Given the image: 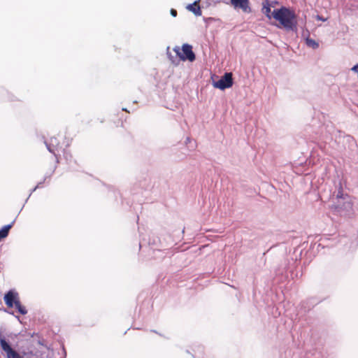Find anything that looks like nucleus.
<instances>
[{
	"instance_id": "9b49d317",
	"label": "nucleus",
	"mask_w": 358,
	"mask_h": 358,
	"mask_svg": "<svg viewBox=\"0 0 358 358\" xmlns=\"http://www.w3.org/2000/svg\"><path fill=\"white\" fill-rule=\"evenodd\" d=\"M262 10H263V12L264 13V14H266V16H268L270 18L271 17V16L269 15V13H271L270 6L269 5L264 6Z\"/></svg>"
},
{
	"instance_id": "20e7f679",
	"label": "nucleus",
	"mask_w": 358,
	"mask_h": 358,
	"mask_svg": "<svg viewBox=\"0 0 358 358\" xmlns=\"http://www.w3.org/2000/svg\"><path fill=\"white\" fill-rule=\"evenodd\" d=\"M47 146L49 151L55 155L56 157L57 162L59 163L58 156L60 155V152H62L65 154L64 149L60 144L59 138L55 136L50 138V142Z\"/></svg>"
},
{
	"instance_id": "423d86ee",
	"label": "nucleus",
	"mask_w": 358,
	"mask_h": 358,
	"mask_svg": "<svg viewBox=\"0 0 358 358\" xmlns=\"http://www.w3.org/2000/svg\"><path fill=\"white\" fill-rule=\"evenodd\" d=\"M215 88L224 90L229 88L233 85V78L231 73H225L224 75L213 84Z\"/></svg>"
},
{
	"instance_id": "2eb2a0df",
	"label": "nucleus",
	"mask_w": 358,
	"mask_h": 358,
	"mask_svg": "<svg viewBox=\"0 0 358 358\" xmlns=\"http://www.w3.org/2000/svg\"><path fill=\"white\" fill-rule=\"evenodd\" d=\"M65 158H66V159H68V154H67V153L66 154Z\"/></svg>"
},
{
	"instance_id": "f8f14e48",
	"label": "nucleus",
	"mask_w": 358,
	"mask_h": 358,
	"mask_svg": "<svg viewBox=\"0 0 358 358\" xmlns=\"http://www.w3.org/2000/svg\"><path fill=\"white\" fill-rule=\"evenodd\" d=\"M337 198L344 199L342 188H341V189L338 190V194H337Z\"/></svg>"
},
{
	"instance_id": "7ed1b4c3",
	"label": "nucleus",
	"mask_w": 358,
	"mask_h": 358,
	"mask_svg": "<svg viewBox=\"0 0 358 358\" xmlns=\"http://www.w3.org/2000/svg\"><path fill=\"white\" fill-rule=\"evenodd\" d=\"M173 51L182 61L193 62L195 60V55L192 51V47L189 44H183L182 48L176 46L173 48Z\"/></svg>"
},
{
	"instance_id": "0eeeda50",
	"label": "nucleus",
	"mask_w": 358,
	"mask_h": 358,
	"mask_svg": "<svg viewBox=\"0 0 358 358\" xmlns=\"http://www.w3.org/2000/svg\"><path fill=\"white\" fill-rule=\"evenodd\" d=\"M230 2L234 8L241 9L246 13L251 12L249 0H230Z\"/></svg>"
},
{
	"instance_id": "9d476101",
	"label": "nucleus",
	"mask_w": 358,
	"mask_h": 358,
	"mask_svg": "<svg viewBox=\"0 0 358 358\" xmlns=\"http://www.w3.org/2000/svg\"><path fill=\"white\" fill-rule=\"evenodd\" d=\"M306 43L308 47H310L313 49H316L319 47L318 43H317L315 40L310 38H306Z\"/></svg>"
},
{
	"instance_id": "6e6552de",
	"label": "nucleus",
	"mask_w": 358,
	"mask_h": 358,
	"mask_svg": "<svg viewBox=\"0 0 358 358\" xmlns=\"http://www.w3.org/2000/svg\"><path fill=\"white\" fill-rule=\"evenodd\" d=\"M199 1L200 0L195 1L193 3L187 5L186 8L196 16L201 15L202 12L199 6Z\"/></svg>"
},
{
	"instance_id": "1a4fd4ad",
	"label": "nucleus",
	"mask_w": 358,
	"mask_h": 358,
	"mask_svg": "<svg viewBox=\"0 0 358 358\" xmlns=\"http://www.w3.org/2000/svg\"><path fill=\"white\" fill-rule=\"evenodd\" d=\"M13 227V223L3 226L0 230V239L6 238Z\"/></svg>"
},
{
	"instance_id": "f257e3e1",
	"label": "nucleus",
	"mask_w": 358,
	"mask_h": 358,
	"mask_svg": "<svg viewBox=\"0 0 358 358\" xmlns=\"http://www.w3.org/2000/svg\"><path fill=\"white\" fill-rule=\"evenodd\" d=\"M272 15L287 30H294L296 28L295 15L289 9L285 7L275 9L273 11Z\"/></svg>"
},
{
	"instance_id": "f03ea898",
	"label": "nucleus",
	"mask_w": 358,
	"mask_h": 358,
	"mask_svg": "<svg viewBox=\"0 0 358 358\" xmlns=\"http://www.w3.org/2000/svg\"><path fill=\"white\" fill-rule=\"evenodd\" d=\"M3 300L8 308H10L15 306L21 315L27 313L26 308L21 304L19 294L15 290L10 289L6 293Z\"/></svg>"
},
{
	"instance_id": "39448f33",
	"label": "nucleus",
	"mask_w": 358,
	"mask_h": 358,
	"mask_svg": "<svg viewBox=\"0 0 358 358\" xmlns=\"http://www.w3.org/2000/svg\"><path fill=\"white\" fill-rule=\"evenodd\" d=\"M0 346L6 354V358H23L17 351L11 348L4 337H0Z\"/></svg>"
},
{
	"instance_id": "4468645a",
	"label": "nucleus",
	"mask_w": 358,
	"mask_h": 358,
	"mask_svg": "<svg viewBox=\"0 0 358 358\" xmlns=\"http://www.w3.org/2000/svg\"><path fill=\"white\" fill-rule=\"evenodd\" d=\"M352 70L356 73H358V64L354 66L352 68Z\"/></svg>"
},
{
	"instance_id": "ddd939ff",
	"label": "nucleus",
	"mask_w": 358,
	"mask_h": 358,
	"mask_svg": "<svg viewBox=\"0 0 358 358\" xmlns=\"http://www.w3.org/2000/svg\"><path fill=\"white\" fill-rule=\"evenodd\" d=\"M171 14L172 16L176 17L177 16V10L173 8L171 9Z\"/></svg>"
}]
</instances>
